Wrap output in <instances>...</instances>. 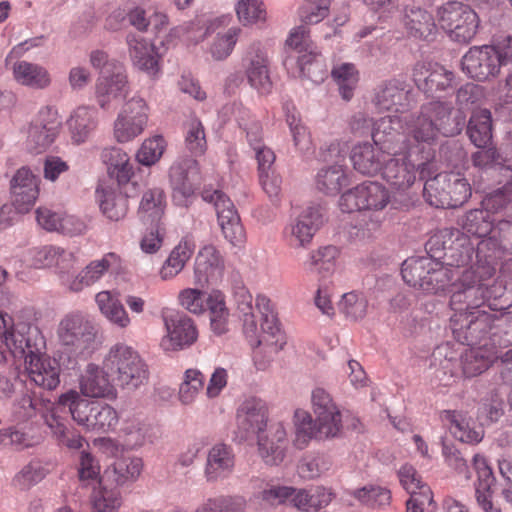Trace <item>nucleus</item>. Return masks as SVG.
I'll use <instances>...</instances> for the list:
<instances>
[{
    "instance_id": "ea45409f",
    "label": "nucleus",
    "mask_w": 512,
    "mask_h": 512,
    "mask_svg": "<svg viewBox=\"0 0 512 512\" xmlns=\"http://www.w3.org/2000/svg\"><path fill=\"white\" fill-rule=\"evenodd\" d=\"M467 134L478 148H485L492 139V118L487 109L475 111L467 125Z\"/></svg>"
},
{
    "instance_id": "58836bf2",
    "label": "nucleus",
    "mask_w": 512,
    "mask_h": 512,
    "mask_svg": "<svg viewBox=\"0 0 512 512\" xmlns=\"http://www.w3.org/2000/svg\"><path fill=\"white\" fill-rule=\"evenodd\" d=\"M459 276V269L452 266H445L436 261V267L431 271L424 282L421 283L419 290L426 294H439L451 289L455 277Z\"/></svg>"
},
{
    "instance_id": "cd10ccee",
    "label": "nucleus",
    "mask_w": 512,
    "mask_h": 512,
    "mask_svg": "<svg viewBox=\"0 0 512 512\" xmlns=\"http://www.w3.org/2000/svg\"><path fill=\"white\" fill-rule=\"evenodd\" d=\"M110 373L95 364H88L80 379V390L84 396L91 398H110L116 390L109 379Z\"/></svg>"
},
{
    "instance_id": "7ed1b4c3",
    "label": "nucleus",
    "mask_w": 512,
    "mask_h": 512,
    "mask_svg": "<svg viewBox=\"0 0 512 512\" xmlns=\"http://www.w3.org/2000/svg\"><path fill=\"white\" fill-rule=\"evenodd\" d=\"M235 299L246 336L257 338L258 345L266 346L273 354L282 350L286 344L285 336L278 326L270 299L264 295L256 298V309L261 315L260 330L253 312L252 295L245 289H240L236 292Z\"/></svg>"
},
{
    "instance_id": "a878e982",
    "label": "nucleus",
    "mask_w": 512,
    "mask_h": 512,
    "mask_svg": "<svg viewBox=\"0 0 512 512\" xmlns=\"http://www.w3.org/2000/svg\"><path fill=\"white\" fill-rule=\"evenodd\" d=\"M224 261L214 246L202 248L195 260L194 282L203 288L210 282H217L223 275Z\"/></svg>"
},
{
    "instance_id": "3c124183",
    "label": "nucleus",
    "mask_w": 512,
    "mask_h": 512,
    "mask_svg": "<svg viewBox=\"0 0 512 512\" xmlns=\"http://www.w3.org/2000/svg\"><path fill=\"white\" fill-rule=\"evenodd\" d=\"M207 306L210 312L211 329L217 335L228 331L229 312L226 308L224 297L221 293H213L207 298Z\"/></svg>"
},
{
    "instance_id": "c756f323",
    "label": "nucleus",
    "mask_w": 512,
    "mask_h": 512,
    "mask_svg": "<svg viewBox=\"0 0 512 512\" xmlns=\"http://www.w3.org/2000/svg\"><path fill=\"white\" fill-rule=\"evenodd\" d=\"M11 69L14 80L22 86L35 90H45L52 84L50 72L38 63L18 60L13 63Z\"/></svg>"
},
{
    "instance_id": "a19ab883",
    "label": "nucleus",
    "mask_w": 512,
    "mask_h": 512,
    "mask_svg": "<svg viewBox=\"0 0 512 512\" xmlns=\"http://www.w3.org/2000/svg\"><path fill=\"white\" fill-rule=\"evenodd\" d=\"M92 488L91 501L96 512H116L121 506L119 488L109 482L105 483L102 477Z\"/></svg>"
},
{
    "instance_id": "bb28decb",
    "label": "nucleus",
    "mask_w": 512,
    "mask_h": 512,
    "mask_svg": "<svg viewBox=\"0 0 512 512\" xmlns=\"http://www.w3.org/2000/svg\"><path fill=\"white\" fill-rule=\"evenodd\" d=\"M126 44L129 57L137 69L150 76H154L158 73V56L153 44L149 43L145 38L133 33H129L126 36Z\"/></svg>"
},
{
    "instance_id": "603ef678",
    "label": "nucleus",
    "mask_w": 512,
    "mask_h": 512,
    "mask_svg": "<svg viewBox=\"0 0 512 512\" xmlns=\"http://www.w3.org/2000/svg\"><path fill=\"white\" fill-rule=\"evenodd\" d=\"M362 505L370 508H380L387 506L391 502V492L389 489L376 485H366L352 492Z\"/></svg>"
},
{
    "instance_id": "b1692460",
    "label": "nucleus",
    "mask_w": 512,
    "mask_h": 512,
    "mask_svg": "<svg viewBox=\"0 0 512 512\" xmlns=\"http://www.w3.org/2000/svg\"><path fill=\"white\" fill-rule=\"evenodd\" d=\"M236 456L232 446L216 443L208 449L204 465V477L208 483L227 479L234 471Z\"/></svg>"
},
{
    "instance_id": "ddd939ff",
    "label": "nucleus",
    "mask_w": 512,
    "mask_h": 512,
    "mask_svg": "<svg viewBox=\"0 0 512 512\" xmlns=\"http://www.w3.org/2000/svg\"><path fill=\"white\" fill-rule=\"evenodd\" d=\"M169 176L173 201L178 206H187L200 181L198 162L188 156L178 158L170 167Z\"/></svg>"
},
{
    "instance_id": "6ab92c4d",
    "label": "nucleus",
    "mask_w": 512,
    "mask_h": 512,
    "mask_svg": "<svg viewBox=\"0 0 512 512\" xmlns=\"http://www.w3.org/2000/svg\"><path fill=\"white\" fill-rule=\"evenodd\" d=\"M323 223V216L319 207L304 208L291 220L285 229V236L291 247H306Z\"/></svg>"
},
{
    "instance_id": "a211bd4d",
    "label": "nucleus",
    "mask_w": 512,
    "mask_h": 512,
    "mask_svg": "<svg viewBox=\"0 0 512 512\" xmlns=\"http://www.w3.org/2000/svg\"><path fill=\"white\" fill-rule=\"evenodd\" d=\"M59 127L57 111L52 107H43L29 125L27 147L35 152L46 149L55 140Z\"/></svg>"
},
{
    "instance_id": "f3484780",
    "label": "nucleus",
    "mask_w": 512,
    "mask_h": 512,
    "mask_svg": "<svg viewBox=\"0 0 512 512\" xmlns=\"http://www.w3.org/2000/svg\"><path fill=\"white\" fill-rule=\"evenodd\" d=\"M500 62L490 45L473 46L462 57V70L470 78L487 81L500 72Z\"/></svg>"
},
{
    "instance_id": "7c9ffc66",
    "label": "nucleus",
    "mask_w": 512,
    "mask_h": 512,
    "mask_svg": "<svg viewBox=\"0 0 512 512\" xmlns=\"http://www.w3.org/2000/svg\"><path fill=\"white\" fill-rule=\"evenodd\" d=\"M294 64L298 67L299 76L307 78L313 83L319 84L327 76L324 58L316 49L303 55H291L284 61V65L288 69L292 68Z\"/></svg>"
},
{
    "instance_id": "c9c22d12",
    "label": "nucleus",
    "mask_w": 512,
    "mask_h": 512,
    "mask_svg": "<svg viewBox=\"0 0 512 512\" xmlns=\"http://www.w3.org/2000/svg\"><path fill=\"white\" fill-rule=\"evenodd\" d=\"M448 194L435 201L436 208H455L465 203L471 196V187L467 180L458 174H443Z\"/></svg>"
},
{
    "instance_id": "4d7b16f0",
    "label": "nucleus",
    "mask_w": 512,
    "mask_h": 512,
    "mask_svg": "<svg viewBox=\"0 0 512 512\" xmlns=\"http://www.w3.org/2000/svg\"><path fill=\"white\" fill-rule=\"evenodd\" d=\"M473 464L477 472V481L475 483V498L492 495V486L495 484V477L491 467L488 466L486 459L479 454L473 457Z\"/></svg>"
},
{
    "instance_id": "de8ad7c7",
    "label": "nucleus",
    "mask_w": 512,
    "mask_h": 512,
    "mask_svg": "<svg viewBox=\"0 0 512 512\" xmlns=\"http://www.w3.org/2000/svg\"><path fill=\"white\" fill-rule=\"evenodd\" d=\"M247 500L239 494L208 498L195 512H245Z\"/></svg>"
},
{
    "instance_id": "4be33fe9",
    "label": "nucleus",
    "mask_w": 512,
    "mask_h": 512,
    "mask_svg": "<svg viewBox=\"0 0 512 512\" xmlns=\"http://www.w3.org/2000/svg\"><path fill=\"white\" fill-rule=\"evenodd\" d=\"M256 439L259 455L267 465L276 466L284 461L288 439L282 422L270 424L267 430Z\"/></svg>"
},
{
    "instance_id": "79ce46f5",
    "label": "nucleus",
    "mask_w": 512,
    "mask_h": 512,
    "mask_svg": "<svg viewBox=\"0 0 512 512\" xmlns=\"http://www.w3.org/2000/svg\"><path fill=\"white\" fill-rule=\"evenodd\" d=\"M67 123L72 140L76 144H81L87 140L90 133L96 127V112L89 107H78L70 116Z\"/></svg>"
},
{
    "instance_id": "f8f14e48",
    "label": "nucleus",
    "mask_w": 512,
    "mask_h": 512,
    "mask_svg": "<svg viewBox=\"0 0 512 512\" xmlns=\"http://www.w3.org/2000/svg\"><path fill=\"white\" fill-rule=\"evenodd\" d=\"M202 198L214 205L218 224L225 239L236 246L244 241L245 232L240 216L230 198L220 190H204Z\"/></svg>"
},
{
    "instance_id": "0e129e2a",
    "label": "nucleus",
    "mask_w": 512,
    "mask_h": 512,
    "mask_svg": "<svg viewBox=\"0 0 512 512\" xmlns=\"http://www.w3.org/2000/svg\"><path fill=\"white\" fill-rule=\"evenodd\" d=\"M124 445L129 449L143 446L149 440V427L140 421H128L121 429Z\"/></svg>"
},
{
    "instance_id": "c03bdc74",
    "label": "nucleus",
    "mask_w": 512,
    "mask_h": 512,
    "mask_svg": "<svg viewBox=\"0 0 512 512\" xmlns=\"http://www.w3.org/2000/svg\"><path fill=\"white\" fill-rule=\"evenodd\" d=\"M432 267H436V261L432 257H410L402 264V278L409 286L419 290Z\"/></svg>"
},
{
    "instance_id": "412c9836",
    "label": "nucleus",
    "mask_w": 512,
    "mask_h": 512,
    "mask_svg": "<svg viewBox=\"0 0 512 512\" xmlns=\"http://www.w3.org/2000/svg\"><path fill=\"white\" fill-rule=\"evenodd\" d=\"M269 64L263 45L260 42L250 44L243 58L245 74L250 85L261 93H268L272 85Z\"/></svg>"
},
{
    "instance_id": "052dcab7",
    "label": "nucleus",
    "mask_w": 512,
    "mask_h": 512,
    "mask_svg": "<svg viewBox=\"0 0 512 512\" xmlns=\"http://www.w3.org/2000/svg\"><path fill=\"white\" fill-rule=\"evenodd\" d=\"M53 467H44L39 462L25 465L14 477L13 483L20 489H28L43 480Z\"/></svg>"
},
{
    "instance_id": "69168bd1",
    "label": "nucleus",
    "mask_w": 512,
    "mask_h": 512,
    "mask_svg": "<svg viewBox=\"0 0 512 512\" xmlns=\"http://www.w3.org/2000/svg\"><path fill=\"white\" fill-rule=\"evenodd\" d=\"M332 466V461L325 454H311L304 457L299 465L303 477L313 479L327 472Z\"/></svg>"
},
{
    "instance_id": "72a5a7b5",
    "label": "nucleus",
    "mask_w": 512,
    "mask_h": 512,
    "mask_svg": "<svg viewBox=\"0 0 512 512\" xmlns=\"http://www.w3.org/2000/svg\"><path fill=\"white\" fill-rule=\"evenodd\" d=\"M97 199L103 215L111 221H120L128 212V198L120 189L102 187L96 190Z\"/></svg>"
},
{
    "instance_id": "8fccbe9b",
    "label": "nucleus",
    "mask_w": 512,
    "mask_h": 512,
    "mask_svg": "<svg viewBox=\"0 0 512 512\" xmlns=\"http://www.w3.org/2000/svg\"><path fill=\"white\" fill-rule=\"evenodd\" d=\"M205 376L198 369H187L179 387L178 399L183 405H191L204 388Z\"/></svg>"
},
{
    "instance_id": "c85d7f7f",
    "label": "nucleus",
    "mask_w": 512,
    "mask_h": 512,
    "mask_svg": "<svg viewBox=\"0 0 512 512\" xmlns=\"http://www.w3.org/2000/svg\"><path fill=\"white\" fill-rule=\"evenodd\" d=\"M143 469L141 458L121 457L107 467L102 475L105 483L109 482L117 488L127 487L134 483L140 476Z\"/></svg>"
},
{
    "instance_id": "a18cd8bd",
    "label": "nucleus",
    "mask_w": 512,
    "mask_h": 512,
    "mask_svg": "<svg viewBox=\"0 0 512 512\" xmlns=\"http://www.w3.org/2000/svg\"><path fill=\"white\" fill-rule=\"evenodd\" d=\"M99 310L112 324L126 328L130 325L131 319L123 304L108 291H101L95 297Z\"/></svg>"
},
{
    "instance_id": "49530a36",
    "label": "nucleus",
    "mask_w": 512,
    "mask_h": 512,
    "mask_svg": "<svg viewBox=\"0 0 512 512\" xmlns=\"http://www.w3.org/2000/svg\"><path fill=\"white\" fill-rule=\"evenodd\" d=\"M493 221L487 210L473 209L463 215L458 224L465 233L481 238L491 234Z\"/></svg>"
},
{
    "instance_id": "423d86ee",
    "label": "nucleus",
    "mask_w": 512,
    "mask_h": 512,
    "mask_svg": "<svg viewBox=\"0 0 512 512\" xmlns=\"http://www.w3.org/2000/svg\"><path fill=\"white\" fill-rule=\"evenodd\" d=\"M493 275L494 268L489 265H476L459 272L450 289L451 308L460 315H473V310L480 308L487 299V286L484 281Z\"/></svg>"
},
{
    "instance_id": "13d9d810",
    "label": "nucleus",
    "mask_w": 512,
    "mask_h": 512,
    "mask_svg": "<svg viewBox=\"0 0 512 512\" xmlns=\"http://www.w3.org/2000/svg\"><path fill=\"white\" fill-rule=\"evenodd\" d=\"M295 418L296 437L294 442L299 449H303L313 438L320 439L317 422L312 419L311 415L305 411H297Z\"/></svg>"
},
{
    "instance_id": "0eeeda50",
    "label": "nucleus",
    "mask_w": 512,
    "mask_h": 512,
    "mask_svg": "<svg viewBox=\"0 0 512 512\" xmlns=\"http://www.w3.org/2000/svg\"><path fill=\"white\" fill-rule=\"evenodd\" d=\"M60 343L76 355L91 354L99 344V329L94 320L83 312L64 316L57 329Z\"/></svg>"
},
{
    "instance_id": "dca6fc26",
    "label": "nucleus",
    "mask_w": 512,
    "mask_h": 512,
    "mask_svg": "<svg viewBox=\"0 0 512 512\" xmlns=\"http://www.w3.org/2000/svg\"><path fill=\"white\" fill-rule=\"evenodd\" d=\"M237 430L242 440L258 438L267 428L268 407L260 398L245 399L237 409Z\"/></svg>"
},
{
    "instance_id": "1a4fd4ad",
    "label": "nucleus",
    "mask_w": 512,
    "mask_h": 512,
    "mask_svg": "<svg viewBox=\"0 0 512 512\" xmlns=\"http://www.w3.org/2000/svg\"><path fill=\"white\" fill-rule=\"evenodd\" d=\"M437 20L452 41L463 44L474 38L480 23L477 13L459 1H448L438 7Z\"/></svg>"
},
{
    "instance_id": "39448f33",
    "label": "nucleus",
    "mask_w": 512,
    "mask_h": 512,
    "mask_svg": "<svg viewBox=\"0 0 512 512\" xmlns=\"http://www.w3.org/2000/svg\"><path fill=\"white\" fill-rule=\"evenodd\" d=\"M103 364L113 381L123 389L135 391L148 382L147 364L139 353L127 344L113 345L105 355Z\"/></svg>"
},
{
    "instance_id": "393cba45",
    "label": "nucleus",
    "mask_w": 512,
    "mask_h": 512,
    "mask_svg": "<svg viewBox=\"0 0 512 512\" xmlns=\"http://www.w3.org/2000/svg\"><path fill=\"white\" fill-rule=\"evenodd\" d=\"M413 81L425 93L446 91L452 88L454 74L437 63H417L413 68Z\"/></svg>"
},
{
    "instance_id": "e2e57ef3",
    "label": "nucleus",
    "mask_w": 512,
    "mask_h": 512,
    "mask_svg": "<svg viewBox=\"0 0 512 512\" xmlns=\"http://www.w3.org/2000/svg\"><path fill=\"white\" fill-rule=\"evenodd\" d=\"M293 505L301 510L319 509L328 505L331 501V494L325 493L323 489H316L315 493L310 494L306 490H296L290 497Z\"/></svg>"
},
{
    "instance_id": "473e14b6",
    "label": "nucleus",
    "mask_w": 512,
    "mask_h": 512,
    "mask_svg": "<svg viewBox=\"0 0 512 512\" xmlns=\"http://www.w3.org/2000/svg\"><path fill=\"white\" fill-rule=\"evenodd\" d=\"M499 356L493 347L483 345L467 349L460 358L463 374L470 378L486 371Z\"/></svg>"
},
{
    "instance_id": "4468645a",
    "label": "nucleus",
    "mask_w": 512,
    "mask_h": 512,
    "mask_svg": "<svg viewBox=\"0 0 512 512\" xmlns=\"http://www.w3.org/2000/svg\"><path fill=\"white\" fill-rule=\"evenodd\" d=\"M147 105L142 98L133 97L127 101L114 122V138L126 143L139 136L148 121Z\"/></svg>"
},
{
    "instance_id": "37998d69",
    "label": "nucleus",
    "mask_w": 512,
    "mask_h": 512,
    "mask_svg": "<svg viewBox=\"0 0 512 512\" xmlns=\"http://www.w3.org/2000/svg\"><path fill=\"white\" fill-rule=\"evenodd\" d=\"M165 195L162 189L153 188L143 193L138 214L142 221L150 224L161 223L165 211Z\"/></svg>"
},
{
    "instance_id": "f257e3e1",
    "label": "nucleus",
    "mask_w": 512,
    "mask_h": 512,
    "mask_svg": "<svg viewBox=\"0 0 512 512\" xmlns=\"http://www.w3.org/2000/svg\"><path fill=\"white\" fill-rule=\"evenodd\" d=\"M463 116L441 103H424L420 112L406 120L381 117L373 131V142L392 157L385 159L381 175L398 190L409 188L419 171L422 178L429 168L434 152L429 147L439 135L461 133Z\"/></svg>"
},
{
    "instance_id": "f03ea898",
    "label": "nucleus",
    "mask_w": 512,
    "mask_h": 512,
    "mask_svg": "<svg viewBox=\"0 0 512 512\" xmlns=\"http://www.w3.org/2000/svg\"><path fill=\"white\" fill-rule=\"evenodd\" d=\"M16 357L25 359L29 378L37 386L53 390L59 385L57 361L42 355L39 349H33L30 340L15 328L13 318L9 314H0V366Z\"/></svg>"
},
{
    "instance_id": "5701e85b",
    "label": "nucleus",
    "mask_w": 512,
    "mask_h": 512,
    "mask_svg": "<svg viewBox=\"0 0 512 512\" xmlns=\"http://www.w3.org/2000/svg\"><path fill=\"white\" fill-rule=\"evenodd\" d=\"M39 178L28 167L18 169L10 181L12 202L15 209L25 213L35 204L39 195Z\"/></svg>"
},
{
    "instance_id": "9d476101",
    "label": "nucleus",
    "mask_w": 512,
    "mask_h": 512,
    "mask_svg": "<svg viewBox=\"0 0 512 512\" xmlns=\"http://www.w3.org/2000/svg\"><path fill=\"white\" fill-rule=\"evenodd\" d=\"M349 151L347 143L332 141L321 151L324 162L333 163L319 170L316 176L317 189L327 195H337L349 183L345 169V159Z\"/></svg>"
},
{
    "instance_id": "aec40b11",
    "label": "nucleus",
    "mask_w": 512,
    "mask_h": 512,
    "mask_svg": "<svg viewBox=\"0 0 512 512\" xmlns=\"http://www.w3.org/2000/svg\"><path fill=\"white\" fill-rule=\"evenodd\" d=\"M128 82L123 65H109L100 72L96 84V98L106 109L112 101L120 100L128 94Z\"/></svg>"
},
{
    "instance_id": "680f3d73",
    "label": "nucleus",
    "mask_w": 512,
    "mask_h": 512,
    "mask_svg": "<svg viewBox=\"0 0 512 512\" xmlns=\"http://www.w3.org/2000/svg\"><path fill=\"white\" fill-rule=\"evenodd\" d=\"M238 19L244 24H255L266 20V7L261 0H238L236 5Z\"/></svg>"
},
{
    "instance_id": "20e7f679",
    "label": "nucleus",
    "mask_w": 512,
    "mask_h": 512,
    "mask_svg": "<svg viewBox=\"0 0 512 512\" xmlns=\"http://www.w3.org/2000/svg\"><path fill=\"white\" fill-rule=\"evenodd\" d=\"M58 404L68 408L72 419L88 432L108 433L116 428L119 421L118 413L112 406L85 399L73 390L62 394Z\"/></svg>"
},
{
    "instance_id": "bf43d9fd",
    "label": "nucleus",
    "mask_w": 512,
    "mask_h": 512,
    "mask_svg": "<svg viewBox=\"0 0 512 512\" xmlns=\"http://www.w3.org/2000/svg\"><path fill=\"white\" fill-rule=\"evenodd\" d=\"M240 32V28L232 27L225 33L218 34L210 47L212 58L217 61L226 59L232 53Z\"/></svg>"
},
{
    "instance_id": "09e8293b",
    "label": "nucleus",
    "mask_w": 512,
    "mask_h": 512,
    "mask_svg": "<svg viewBox=\"0 0 512 512\" xmlns=\"http://www.w3.org/2000/svg\"><path fill=\"white\" fill-rule=\"evenodd\" d=\"M193 254V247L187 241L180 242L170 252L168 258L164 262L160 276L163 280L171 279L179 274L184 268L186 262Z\"/></svg>"
},
{
    "instance_id": "2eb2a0df",
    "label": "nucleus",
    "mask_w": 512,
    "mask_h": 512,
    "mask_svg": "<svg viewBox=\"0 0 512 512\" xmlns=\"http://www.w3.org/2000/svg\"><path fill=\"white\" fill-rule=\"evenodd\" d=\"M166 335L161 340L165 351H178L190 347L198 338L193 320L183 312L170 311L163 314Z\"/></svg>"
},
{
    "instance_id": "5fc2aeb1",
    "label": "nucleus",
    "mask_w": 512,
    "mask_h": 512,
    "mask_svg": "<svg viewBox=\"0 0 512 512\" xmlns=\"http://www.w3.org/2000/svg\"><path fill=\"white\" fill-rule=\"evenodd\" d=\"M77 477L82 488L96 485L102 477L98 460L85 450L80 453Z\"/></svg>"
},
{
    "instance_id": "e433bc0d",
    "label": "nucleus",
    "mask_w": 512,
    "mask_h": 512,
    "mask_svg": "<svg viewBox=\"0 0 512 512\" xmlns=\"http://www.w3.org/2000/svg\"><path fill=\"white\" fill-rule=\"evenodd\" d=\"M109 257H113V254L90 262L70 281H65L67 289L71 292H80L98 282L110 267Z\"/></svg>"
},
{
    "instance_id": "4c0bfd02",
    "label": "nucleus",
    "mask_w": 512,
    "mask_h": 512,
    "mask_svg": "<svg viewBox=\"0 0 512 512\" xmlns=\"http://www.w3.org/2000/svg\"><path fill=\"white\" fill-rule=\"evenodd\" d=\"M101 159L107 166L108 173L117 179L118 184L127 183L133 175V168L128 155L118 147L103 149Z\"/></svg>"
},
{
    "instance_id": "338daca9",
    "label": "nucleus",
    "mask_w": 512,
    "mask_h": 512,
    "mask_svg": "<svg viewBox=\"0 0 512 512\" xmlns=\"http://www.w3.org/2000/svg\"><path fill=\"white\" fill-rule=\"evenodd\" d=\"M165 149V141L162 136H154L146 139L136 154L138 162L145 166L155 164L162 156Z\"/></svg>"
},
{
    "instance_id": "f704fd0d",
    "label": "nucleus",
    "mask_w": 512,
    "mask_h": 512,
    "mask_svg": "<svg viewBox=\"0 0 512 512\" xmlns=\"http://www.w3.org/2000/svg\"><path fill=\"white\" fill-rule=\"evenodd\" d=\"M404 25L408 34L418 39L427 40L436 32L433 15L429 11L417 6L406 8Z\"/></svg>"
},
{
    "instance_id": "774afa93",
    "label": "nucleus",
    "mask_w": 512,
    "mask_h": 512,
    "mask_svg": "<svg viewBox=\"0 0 512 512\" xmlns=\"http://www.w3.org/2000/svg\"><path fill=\"white\" fill-rule=\"evenodd\" d=\"M316 416L320 440L337 437L342 430V417L339 409Z\"/></svg>"
},
{
    "instance_id": "6e6552de",
    "label": "nucleus",
    "mask_w": 512,
    "mask_h": 512,
    "mask_svg": "<svg viewBox=\"0 0 512 512\" xmlns=\"http://www.w3.org/2000/svg\"><path fill=\"white\" fill-rule=\"evenodd\" d=\"M371 103L379 112H391L393 115L386 117H400L403 124L413 115H417L419 111L406 115L408 111L416 104L411 86L405 81L392 78L378 84L371 97Z\"/></svg>"
},
{
    "instance_id": "9b49d317",
    "label": "nucleus",
    "mask_w": 512,
    "mask_h": 512,
    "mask_svg": "<svg viewBox=\"0 0 512 512\" xmlns=\"http://www.w3.org/2000/svg\"><path fill=\"white\" fill-rule=\"evenodd\" d=\"M391 204L390 192L379 182L366 181L343 193L339 206L343 212L353 211L378 212Z\"/></svg>"
},
{
    "instance_id": "6e6d98bb",
    "label": "nucleus",
    "mask_w": 512,
    "mask_h": 512,
    "mask_svg": "<svg viewBox=\"0 0 512 512\" xmlns=\"http://www.w3.org/2000/svg\"><path fill=\"white\" fill-rule=\"evenodd\" d=\"M338 308L346 319L357 321L367 314L368 301L362 294L349 292L342 296Z\"/></svg>"
},
{
    "instance_id": "864d4df0",
    "label": "nucleus",
    "mask_w": 512,
    "mask_h": 512,
    "mask_svg": "<svg viewBox=\"0 0 512 512\" xmlns=\"http://www.w3.org/2000/svg\"><path fill=\"white\" fill-rule=\"evenodd\" d=\"M331 74L339 87L342 98L349 101L353 97V91L358 82V73L355 66L350 63H343L335 66Z\"/></svg>"
},
{
    "instance_id": "2f4dec72",
    "label": "nucleus",
    "mask_w": 512,
    "mask_h": 512,
    "mask_svg": "<svg viewBox=\"0 0 512 512\" xmlns=\"http://www.w3.org/2000/svg\"><path fill=\"white\" fill-rule=\"evenodd\" d=\"M384 150L370 143H362L353 147L351 161L354 169L363 175L373 176L382 171L385 162Z\"/></svg>"
}]
</instances>
